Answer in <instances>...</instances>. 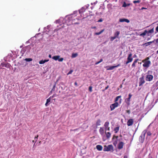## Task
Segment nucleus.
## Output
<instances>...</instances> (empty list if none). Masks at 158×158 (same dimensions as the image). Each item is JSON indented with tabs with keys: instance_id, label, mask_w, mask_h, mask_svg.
Returning a JSON list of instances; mask_svg holds the SVG:
<instances>
[{
	"instance_id": "f257e3e1",
	"label": "nucleus",
	"mask_w": 158,
	"mask_h": 158,
	"mask_svg": "<svg viewBox=\"0 0 158 158\" xmlns=\"http://www.w3.org/2000/svg\"><path fill=\"white\" fill-rule=\"evenodd\" d=\"M75 19H73V16H71L70 15V17H67V16H66L63 19L62 23H66L68 25H70L73 24L72 21Z\"/></svg>"
},
{
	"instance_id": "f03ea898",
	"label": "nucleus",
	"mask_w": 158,
	"mask_h": 158,
	"mask_svg": "<svg viewBox=\"0 0 158 158\" xmlns=\"http://www.w3.org/2000/svg\"><path fill=\"white\" fill-rule=\"evenodd\" d=\"M147 132V131L146 130H144L143 131L142 134L140 136L139 138V141L142 143H143L144 140V138H145V135Z\"/></svg>"
},
{
	"instance_id": "7ed1b4c3",
	"label": "nucleus",
	"mask_w": 158,
	"mask_h": 158,
	"mask_svg": "<svg viewBox=\"0 0 158 158\" xmlns=\"http://www.w3.org/2000/svg\"><path fill=\"white\" fill-rule=\"evenodd\" d=\"M113 147L112 145H109L107 146L105 145L103 149L104 151H109L111 150L113 151Z\"/></svg>"
},
{
	"instance_id": "20e7f679",
	"label": "nucleus",
	"mask_w": 158,
	"mask_h": 158,
	"mask_svg": "<svg viewBox=\"0 0 158 158\" xmlns=\"http://www.w3.org/2000/svg\"><path fill=\"white\" fill-rule=\"evenodd\" d=\"M127 60L125 64L127 65L129 63L131 62L133 60V58L132 56V54L130 53L128 55V57L127 58Z\"/></svg>"
},
{
	"instance_id": "39448f33",
	"label": "nucleus",
	"mask_w": 158,
	"mask_h": 158,
	"mask_svg": "<svg viewBox=\"0 0 158 158\" xmlns=\"http://www.w3.org/2000/svg\"><path fill=\"white\" fill-rule=\"evenodd\" d=\"M142 62L144 63L143 65V66L147 68L149 67L151 64V62L150 60L145 61V60H143Z\"/></svg>"
},
{
	"instance_id": "423d86ee",
	"label": "nucleus",
	"mask_w": 158,
	"mask_h": 158,
	"mask_svg": "<svg viewBox=\"0 0 158 158\" xmlns=\"http://www.w3.org/2000/svg\"><path fill=\"white\" fill-rule=\"evenodd\" d=\"M118 106V103L116 102L113 104H111L110 106V110L112 111L115 109V108Z\"/></svg>"
},
{
	"instance_id": "0eeeda50",
	"label": "nucleus",
	"mask_w": 158,
	"mask_h": 158,
	"mask_svg": "<svg viewBox=\"0 0 158 158\" xmlns=\"http://www.w3.org/2000/svg\"><path fill=\"white\" fill-rule=\"evenodd\" d=\"M145 82V81L144 79V76H143L139 78V86H141Z\"/></svg>"
},
{
	"instance_id": "6e6552de",
	"label": "nucleus",
	"mask_w": 158,
	"mask_h": 158,
	"mask_svg": "<svg viewBox=\"0 0 158 158\" xmlns=\"http://www.w3.org/2000/svg\"><path fill=\"white\" fill-rule=\"evenodd\" d=\"M153 78V77L152 75L148 74L146 76V80L147 81H150L152 80Z\"/></svg>"
},
{
	"instance_id": "1a4fd4ad",
	"label": "nucleus",
	"mask_w": 158,
	"mask_h": 158,
	"mask_svg": "<svg viewBox=\"0 0 158 158\" xmlns=\"http://www.w3.org/2000/svg\"><path fill=\"white\" fill-rule=\"evenodd\" d=\"M132 96V95L131 94H129L128 95L129 97L125 100V102L128 105H130V99Z\"/></svg>"
},
{
	"instance_id": "9d476101",
	"label": "nucleus",
	"mask_w": 158,
	"mask_h": 158,
	"mask_svg": "<svg viewBox=\"0 0 158 158\" xmlns=\"http://www.w3.org/2000/svg\"><path fill=\"white\" fill-rule=\"evenodd\" d=\"M124 143L123 142L121 141L119 142L118 144V148L119 150L122 149Z\"/></svg>"
},
{
	"instance_id": "9b49d317",
	"label": "nucleus",
	"mask_w": 158,
	"mask_h": 158,
	"mask_svg": "<svg viewBox=\"0 0 158 158\" xmlns=\"http://www.w3.org/2000/svg\"><path fill=\"white\" fill-rule=\"evenodd\" d=\"M120 66V64H118L116 66H108L107 67L108 68L107 69V70H112L114 69V68H117L118 67Z\"/></svg>"
},
{
	"instance_id": "f8f14e48",
	"label": "nucleus",
	"mask_w": 158,
	"mask_h": 158,
	"mask_svg": "<svg viewBox=\"0 0 158 158\" xmlns=\"http://www.w3.org/2000/svg\"><path fill=\"white\" fill-rule=\"evenodd\" d=\"M133 123V120L132 119H130L127 122V125L128 126L132 125Z\"/></svg>"
},
{
	"instance_id": "ddd939ff",
	"label": "nucleus",
	"mask_w": 158,
	"mask_h": 158,
	"mask_svg": "<svg viewBox=\"0 0 158 158\" xmlns=\"http://www.w3.org/2000/svg\"><path fill=\"white\" fill-rule=\"evenodd\" d=\"M119 21L120 22H126L127 23H129L130 22V21L128 19L125 18L119 19Z\"/></svg>"
},
{
	"instance_id": "4468645a",
	"label": "nucleus",
	"mask_w": 158,
	"mask_h": 158,
	"mask_svg": "<svg viewBox=\"0 0 158 158\" xmlns=\"http://www.w3.org/2000/svg\"><path fill=\"white\" fill-rule=\"evenodd\" d=\"M155 40H154L153 41H150L147 43H145L143 45H145L146 46H147L148 45H151L152 43H153L155 41Z\"/></svg>"
},
{
	"instance_id": "2eb2a0df",
	"label": "nucleus",
	"mask_w": 158,
	"mask_h": 158,
	"mask_svg": "<svg viewBox=\"0 0 158 158\" xmlns=\"http://www.w3.org/2000/svg\"><path fill=\"white\" fill-rule=\"evenodd\" d=\"M51 98V97H50V98L47 99L46 102L45 104V105L46 106H47L48 105V103L50 102Z\"/></svg>"
},
{
	"instance_id": "dca6fc26",
	"label": "nucleus",
	"mask_w": 158,
	"mask_h": 158,
	"mask_svg": "<svg viewBox=\"0 0 158 158\" xmlns=\"http://www.w3.org/2000/svg\"><path fill=\"white\" fill-rule=\"evenodd\" d=\"M154 28H152V29H151L150 30H149L148 31H147V34H148V36L149 35H150V34L151 33H153L154 32Z\"/></svg>"
},
{
	"instance_id": "f3484780",
	"label": "nucleus",
	"mask_w": 158,
	"mask_h": 158,
	"mask_svg": "<svg viewBox=\"0 0 158 158\" xmlns=\"http://www.w3.org/2000/svg\"><path fill=\"white\" fill-rule=\"evenodd\" d=\"M96 148L98 150L100 151L102 150V147L101 145H98L96 146Z\"/></svg>"
},
{
	"instance_id": "a211bd4d",
	"label": "nucleus",
	"mask_w": 158,
	"mask_h": 158,
	"mask_svg": "<svg viewBox=\"0 0 158 158\" xmlns=\"http://www.w3.org/2000/svg\"><path fill=\"white\" fill-rule=\"evenodd\" d=\"M60 56H54L52 57V59L55 60H58L59 58H60Z\"/></svg>"
},
{
	"instance_id": "6ab92c4d",
	"label": "nucleus",
	"mask_w": 158,
	"mask_h": 158,
	"mask_svg": "<svg viewBox=\"0 0 158 158\" xmlns=\"http://www.w3.org/2000/svg\"><path fill=\"white\" fill-rule=\"evenodd\" d=\"M120 32L118 31H117L114 33V36L115 37H116V38H118V35L119 34Z\"/></svg>"
},
{
	"instance_id": "aec40b11",
	"label": "nucleus",
	"mask_w": 158,
	"mask_h": 158,
	"mask_svg": "<svg viewBox=\"0 0 158 158\" xmlns=\"http://www.w3.org/2000/svg\"><path fill=\"white\" fill-rule=\"evenodd\" d=\"M106 137L107 139H109L111 136V133L109 132H106L105 133Z\"/></svg>"
},
{
	"instance_id": "412c9836",
	"label": "nucleus",
	"mask_w": 158,
	"mask_h": 158,
	"mask_svg": "<svg viewBox=\"0 0 158 158\" xmlns=\"http://www.w3.org/2000/svg\"><path fill=\"white\" fill-rule=\"evenodd\" d=\"M147 34V30H145L144 32L140 34V36L144 37Z\"/></svg>"
},
{
	"instance_id": "4be33fe9",
	"label": "nucleus",
	"mask_w": 158,
	"mask_h": 158,
	"mask_svg": "<svg viewBox=\"0 0 158 158\" xmlns=\"http://www.w3.org/2000/svg\"><path fill=\"white\" fill-rule=\"evenodd\" d=\"M99 131L100 133L102 135L104 134V129L102 127H100V129L99 130Z\"/></svg>"
},
{
	"instance_id": "5701e85b",
	"label": "nucleus",
	"mask_w": 158,
	"mask_h": 158,
	"mask_svg": "<svg viewBox=\"0 0 158 158\" xmlns=\"http://www.w3.org/2000/svg\"><path fill=\"white\" fill-rule=\"evenodd\" d=\"M1 65L2 66V67H6L8 68L9 66V64L8 63H7V64H4V63H2L1 64Z\"/></svg>"
},
{
	"instance_id": "b1692460",
	"label": "nucleus",
	"mask_w": 158,
	"mask_h": 158,
	"mask_svg": "<svg viewBox=\"0 0 158 158\" xmlns=\"http://www.w3.org/2000/svg\"><path fill=\"white\" fill-rule=\"evenodd\" d=\"M85 7H82L81 10H79V13L80 14L81 13L83 12L84 11H85Z\"/></svg>"
},
{
	"instance_id": "393cba45",
	"label": "nucleus",
	"mask_w": 158,
	"mask_h": 158,
	"mask_svg": "<svg viewBox=\"0 0 158 158\" xmlns=\"http://www.w3.org/2000/svg\"><path fill=\"white\" fill-rule=\"evenodd\" d=\"M78 56L77 53H73L72 54L71 57L72 58H74Z\"/></svg>"
},
{
	"instance_id": "a878e982",
	"label": "nucleus",
	"mask_w": 158,
	"mask_h": 158,
	"mask_svg": "<svg viewBox=\"0 0 158 158\" xmlns=\"http://www.w3.org/2000/svg\"><path fill=\"white\" fill-rule=\"evenodd\" d=\"M101 120L99 119L97 120L96 123V124L97 126H100L101 125Z\"/></svg>"
},
{
	"instance_id": "bb28decb",
	"label": "nucleus",
	"mask_w": 158,
	"mask_h": 158,
	"mask_svg": "<svg viewBox=\"0 0 158 158\" xmlns=\"http://www.w3.org/2000/svg\"><path fill=\"white\" fill-rule=\"evenodd\" d=\"M109 122L108 121H106L105 123L104 124V126L105 127H109Z\"/></svg>"
},
{
	"instance_id": "cd10ccee",
	"label": "nucleus",
	"mask_w": 158,
	"mask_h": 158,
	"mask_svg": "<svg viewBox=\"0 0 158 158\" xmlns=\"http://www.w3.org/2000/svg\"><path fill=\"white\" fill-rule=\"evenodd\" d=\"M119 130V127H117L115 128L114 129V131H115V133H117Z\"/></svg>"
},
{
	"instance_id": "c85d7f7f",
	"label": "nucleus",
	"mask_w": 158,
	"mask_h": 158,
	"mask_svg": "<svg viewBox=\"0 0 158 158\" xmlns=\"http://www.w3.org/2000/svg\"><path fill=\"white\" fill-rule=\"evenodd\" d=\"M24 60L27 62H30L32 61V59L31 58H26L24 59Z\"/></svg>"
},
{
	"instance_id": "c756f323",
	"label": "nucleus",
	"mask_w": 158,
	"mask_h": 158,
	"mask_svg": "<svg viewBox=\"0 0 158 158\" xmlns=\"http://www.w3.org/2000/svg\"><path fill=\"white\" fill-rule=\"evenodd\" d=\"M129 6V4H127L125 2H124L123 4V5L122 6L123 7H126L127 6Z\"/></svg>"
},
{
	"instance_id": "7c9ffc66",
	"label": "nucleus",
	"mask_w": 158,
	"mask_h": 158,
	"mask_svg": "<svg viewBox=\"0 0 158 158\" xmlns=\"http://www.w3.org/2000/svg\"><path fill=\"white\" fill-rule=\"evenodd\" d=\"M61 19L62 18H60V19H58V20H56V21H55V23H60V21H61Z\"/></svg>"
},
{
	"instance_id": "2f4dec72",
	"label": "nucleus",
	"mask_w": 158,
	"mask_h": 158,
	"mask_svg": "<svg viewBox=\"0 0 158 158\" xmlns=\"http://www.w3.org/2000/svg\"><path fill=\"white\" fill-rule=\"evenodd\" d=\"M121 98V96H119L115 98V102L117 101L118 100V99H119L120 98Z\"/></svg>"
},
{
	"instance_id": "473e14b6",
	"label": "nucleus",
	"mask_w": 158,
	"mask_h": 158,
	"mask_svg": "<svg viewBox=\"0 0 158 158\" xmlns=\"http://www.w3.org/2000/svg\"><path fill=\"white\" fill-rule=\"evenodd\" d=\"M103 61V59H100V60L98 62H96L95 63V65H97L98 64H99V63H101V62H102Z\"/></svg>"
},
{
	"instance_id": "72a5a7b5",
	"label": "nucleus",
	"mask_w": 158,
	"mask_h": 158,
	"mask_svg": "<svg viewBox=\"0 0 158 158\" xmlns=\"http://www.w3.org/2000/svg\"><path fill=\"white\" fill-rule=\"evenodd\" d=\"M116 38V37H115L114 36L113 37H110V40L111 41H112L113 40H114Z\"/></svg>"
},
{
	"instance_id": "f704fd0d",
	"label": "nucleus",
	"mask_w": 158,
	"mask_h": 158,
	"mask_svg": "<svg viewBox=\"0 0 158 158\" xmlns=\"http://www.w3.org/2000/svg\"><path fill=\"white\" fill-rule=\"evenodd\" d=\"M45 63L44 62V60H41L39 61V63L40 64H44Z\"/></svg>"
},
{
	"instance_id": "c9c22d12",
	"label": "nucleus",
	"mask_w": 158,
	"mask_h": 158,
	"mask_svg": "<svg viewBox=\"0 0 158 158\" xmlns=\"http://www.w3.org/2000/svg\"><path fill=\"white\" fill-rule=\"evenodd\" d=\"M38 135H37V136L35 137V142L37 141V139H38ZM32 142L34 143V142H35V141H34V140H33Z\"/></svg>"
},
{
	"instance_id": "e433bc0d",
	"label": "nucleus",
	"mask_w": 158,
	"mask_h": 158,
	"mask_svg": "<svg viewBox=\"0 0 158 158\" xmlns=\"http://www.w3.org/2000/svg\"><path fill=\"white\" fill-rule=\"evenodd\" d=\"M140 2V0H137V1H133V2L134 3H139Z\"/></svg>"
},
{
	"instance_id": "4c0bfd02",
	"label": "nucleus",
	"mask_w": 158,
	"mask_h": 158,
	"mask_svg": "<svg viewBox=\"0 0 158 158\" xmlns=\"http://www.w3.org/2000/svg\"><path fill=\"white\" fill-rule=\"evenodd\" d=\"M92 86H89V91L90 92H92Z\"/></svg>"
},
{
	"instance_id": "58836bf2",
	"label": "nucleus",
	"mask_w": 158,
	"mask_h": 158,
	"mask_svg": "<svg viewBox=\"0 0 158 158\" xmlns=\"http://www.w3.org/2000/svg\"><path fill=\"white\" fill-rule=\"evenodd\" d=\"M64 60V58H59L58 60V61L59 62H62Z\"/></svg>"
},
{
	"instance_id": "ea45409f",
	"label": "nucleus",
	"mask_w": 158,
	"mask_h": 158,
	"mask_svg": "<svg viewBox=\"0 0 158 158\" xmlns=\"http://www.w3.org/2000/svg\"><path fill=\"white\" fill-rule=\"evenodd\" d=\"M136 63H135L134 62H133V64L131 65V66L132 68L135 67V64Z\"/></svg>"
},
{
	"instance_id": "a19ab883",
	"label": "nucleus",
	"mask_w": 158,
	"mask_h": 158,
	"mask_svg": "<svg viewBox=\"0 0 158 158\" xmlns=\"http://www.w3.org/2000/svg\"><path fill=\"white\" fill-rule=\"evenodd\" d=\"M102 33H101V32H100V31L99 32H96L94 33V35H99L101 34Z\"/></svg>"
},
{
	"instance_id": "79ce46f5",
	"label": "nucleus",
	"mask_w": 158,
	"mask_h": 158,
	"mask_svg": "<svg viewBox=\"0 0 158 158\" xmlns=\"http://www.w3.org/2000/svg\"><path fill=\"white\" fill-rule=\"evenodd\" d=\"M73 72V70H70L69 72L68 73L67 75H68L69 74H71Z\"/></svg>"
},
{
	"instance_id": "37998d69",
	"label": "nucleus",
	"mask_w": 158,
	"mask_h": 158,
	"mask_svg": "<svg viewBox=\"0 0 158 158\" xmlns=\"http://www.w3.org/2000/svg\"><path fill=\"white\" fill-rule=\"evenodd\" d=\"M105 129L106 130H108V131H109L110 130V127H105Z\"/></svg>"
},
{
	"instance_id": "c03bdc74",
	"label": "nucleus",
	"mask_w": 158,
	"mask_h": 158,
	"mask_svg": "<svg viewBox=\"0 0 158 158\" xmlns=\"http://www.w3.org/2000/svg\"><path fill=\"white\" fill-rule=\"evenodd\" d=\"M147 135L148 136H150L152 134L150 131H148L147 133Z\"/></svg>"
},
{
	"instance_id": "a18cd8bd",
	"label": "nucleus",
	"mask_w": 158,
	"mask_h": 158,
	"mask_svg": "<svg viewBox=\"0 0 158 158\" xmlns=\"http://www.w3.org/2000/svg\"><path fill=\"white\" fill-rule=\"evenodd\" d=\"M102 21H103L102 19L101 18V19H100L99 20H98L97 21V22H102Z\"/></svg>"
},
{
	"instance_id": "49530a36",
	"label": "nucleus",
	"mask_w": 158,
	"mask_h": 158,
	"mask_svg": "<svg viewBox=\"0 0 158 158\" xmlns=\"http://www.w3.org/2000/svg\"><path fill=\"white\" fill-rule=\"evenodd\" d=\"M50 27V25H48L47 27H45L44 28V29H45L46 28H47L48 29H49V28Z\"/></svg>"
},
{
	"instance_id": "de8ad7c7",
	"label": "nucleus",
	"mask_w": 158,
	"mask_h": 158,
	"mask_svg": "<svg viewBox=\"0 0 158 158\" xmlns=\"http://www.w3.org/2000/svg\"><path fill=\"white\" fill-rule=\"evenodd\" d=\"M77 12V11H75L74 12L73 14H72L71 15H73L74 17H75L76 16V15H75V14Z\"/></svg>"
},
{
	"instance_id": "09e8293b",
	"label": "nucleus",
	"mask_w": 158,
	"mask_h": 158,
	"mask_svg": "<svg viewBox=\"0 0 158 158\" xmlns=\"http://www.w3.org/2000/svg\"><path fill=\"white\" fill-rule=\"evenodd\" d=\"M117 143V142L116 141L114 142V143H113V144L115 146H116Z\"/></svg>"
},
{
	"instance_id": "8fccbe9b",
	"label": "nucleus",
	"mask_w": 158,
	"mask_h": 158,
	"mask_svg": "<svg viewBox=\"0 0 158 158\" xmlns=\"http://www.w3.org/2000/svg\"><path fill=\"white\" fill-rule=\"evenodd\" d=\"M138 60V59H136L133 62H134L135 63H136L137 62V61Z\"/></svg>"
},
{
	"instance_id": "3c124183",
	"label": "nucleus",
	"mask_w": 158,
	"mask_h": 158,
	"mask_svg": "<svg viewBox=\"0 0 158 158\" xmlns=\"http://www.w3.org/2000/svg\"><path fill=\"white\" fill-rule=\"evenodd\" d=\"M156 30L157 32H158V26L156 27Z\"/></svg>"
},
{
	"instance_id": "603ef678",
	"label": "nucleus",
	"mask_w": 158,
	"mask_h": 158,
	"mask_svg": "<svg viewBox=\"0 0 158 158\" xmlns=\"http://www.w3.org/2000/svg\"><path fill=\"white\" fill-rule=\"evenodd\" d=\"M127 112L128 114H130V111L129 110H128L126 111Z\"/></svg>"
},
{
	"instance_id": "864d4df0",
	"label": "nucleus",
	"mask_w": 158,
	"mask_h": 158,
	"mask_svg": "<svg viewBox=\"0 0 158 158\" xmlns=\"http://www.w3.org/2000/svg\"><path fill=\"white\" fill-rule=\"evenodd\" d=\"M147 9V8H146L143 7L141 8V9H140V10H143V9Z\"/></svg>"
},
{
	"instance_id": "5fc2aeb1",
	"label": "nucleus",
	"mask_w": 158,
	"mask_h": 158,
	"mask_svg": "<svg viewBox=\"0 0 158 158\" xmlns=\"http://www.w3.org/2000/svg\"><path fill=\"white\" fill-rule=\"evenodd\" d=\"M149 59V57H147L144 60H145V61H148V60Z\"/></svg>"
},
{
	"instance_id": "6e6d98bb",
	"label": "nucleus",
	"mask_w": 158,
	"mask_h": 158,
	"mask_svg": "<svg viewBox=\"0 0 158 158\" xmlns=\"http://www.w3.org/2000/svg\"><path fill=\"white\" fill-rule=\"evenodd\" d=\"M49 61V60H44V62L45 63L46 62H47Z\"/></svg>"
},
{
	"instance_id": "4d7b16f0",
	"label": "nucleus",
	"mask_w": 158,
	"mask_h": 158,
	"mask_svg": "<svg viewBox=\"0 0 158 158\" xmlns=\"http://www.w3.org/2000/svg\"><path fill=\"white\" fill-rule=\"evenodd\" d=\"M105 30L104 29H103L102 30L100 31V32H101V33H102Z\"/></svg>"
},
{
	"instance_id": "13d9d810",
	"label": "nucleus",
	"mask_w": 158,
	"mask_h": 158,
	"mask_svg": "<svg viewBox=\"0 0 158 158\" xmlns=\"http://www.w3.org/2000/svg\"><path fill=\"white\" fill-rule=\"evenodd\" d=\"M155 41H156V43H158V39H157L156 40H155Z\"/></svg>"
},
{
	"instance_id": "bf43d9fd",
	"label": "nucleus",
	"mask_w": 158,
	"mask_h": 158,
	"mask_svg": "<svg viewBox=\"0 0 158 158\" xmlns=\"http://www.w3.org/2000/svg\"><path fill=\"white\" fill-rule=\"evenodd\" d=\"M123 158H127V156L126 155L124 156Z\"/></svg>"
},
{
	"instance_id": "052dcab7",
	"label": "nucleus",
	"mask_w": 158,
	"mask_h": 158,
	"mask_svg": "<svg viewBox=\"0 0 158 158\" xmlns=\"http://www.w3.org/2000/svg\"><path fill=\"white\" fill-rule=\"evenodd\" d=\"M108 88V86H107V87H106L105 88V90H106V89H107Z\"/></svg>"
},
{
	"instance_id": "680f3d73",
	"label": "nucleus",
	"mask_w": 158,
	"mask_h": 158,
	"mask_svg": "<svg viewBox=\"0 0 158 158\" xmlns=\"http://www.w3.org/2000/svg\"><path fill=\"white\" fill-rule=\"evenodd\" d=\"M89 6V5H86V6H85L86 7V8H87Z\"/></svg>"
},
{
	"instance_id": "e2e57ef3",
	"label": "nucleus",
	"mask_w": 158,
	"mask_h": 158,
	"mask_svg": "<svg viewBox=\"0 0 158 158\" xmlns=\"http://www.w3.org/2000/svg\"><path fill=\"white\" fill-rule=\"evenodd\" d=\"M74 85H77V82H75L74 83Z\"/></svg>"
},
{
	"instance_id": "0e129e2a",
	"label": "nucleus",
	"mask_w": 158,
	"mask_h": 158,
	"mask_svg": "<svg viewBox=\"0 0 158 158\" xmlns=\"http://www.w3.org/2000/svg\"><path fill=\"white\" fill-rule=\"evenodd\" d=\"M102 12H100L99 14H98V15H102Z\"/></svg>"
},
{
	"instance_id": "69168bd1",
	"label": "nucleus",
	"mask_w": 158,
	"mask_h": 158,
	"mask_svg": "<svg viewBox=\"0 0 158 158\" xmlns=\"http://www.w3.org/2000/svg\"><path fill=\"white\" fill-rule=\"evenodd\" d=\"M48 57H49V58H51V55H50V54L49 55H48Z\"/></svg>"
},
{
	"instance_id": "338daca9",
	"label": "nucleus",
	"mask_w": 158,
	"mask_h": 158,
	"mask_svg": "<svg viewBox=\"0 0 158 158\" xmlns=\"http://www.w3.org/2000/svg\"><path fill=\"white\" fill-rule=\"evenodd\" d=\"M92 28L93 29H95L96 28V27L94 26V27H92Z\"/></svg>"
},
{
	"instance_id": "774afa93",
	"label": "nucleus",
	"mask_w": 158,
	"mask_h": 158,
	"mask_svg": "<svg viewBox=\"0 0 158 158\" xmlns=\"http://www.w3.org/2000/svg\"><path fill=\"white\" fill-rule=\"evenodd\" d=\"M156 52L157 53H158V50Z\"/></svg>"
}]
</instances>
